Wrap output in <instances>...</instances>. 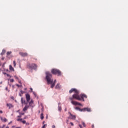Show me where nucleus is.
Wrapping results in <instances>:
<instances>
[{"label": "nucleus", "mask_w": 128, "mask_h": 128, "mask_svg": "<svg viewBox=\"0 0 128 128\" xmlns=\"http://www.w3.org/2000/svg\"><path fill=\"white\" fill-rule=\"evenodd\" d=\"M16 86H18V88H20V86L18 84H16Z\"/></svg>", "instance_id": "nucleus-31"}, {"label": "nucleus", "mask_w": 128, "mask_h": 128, "mask_svg": "<svg viewBox=\"0 0 128 128\" xmlns=\"http://www.w3.org/2000/svg\"><path fill=\"white\" fill-rule=\"evenodd\" d=\"M21 122H22V124H24L26 123V120H22V121H21Z\"/></svg>", "instance_id": "nucleus-24"}, {"label": "nucleus", "mask_w": 128, "mask_h": 128, "mask_svg": "<svg viewBox=\"0 0 128 128\" xmlns=\"http://www.w3.org/2000/svg\"><path fill=\"white\" fill-rule=\"evenodd\" d=\"M75 92V94H80V92L76 90V88H72L70 91L69 93L72 94V92Z\"/></svg>", "instance_id": "nucleus-5"}, {"label": "nucleus", "mask_w": 128, "mask_h": 128, "mask_svg": "<svg viewBox=\"0 0 128 128\" xmlns=\"http://www.w3.org/2000/svg\"><path fill=\"white\" fill-rule=\"evenodd\" d=\"M22 117V115H20L18 116V118H21Z\"/></svg>", "instance_id": "nucleus-37"}, {"label": "nucleus", "mask_w": 128, "mask_h": 128, "mask_svg": "<svg viewBox=\"0 0 128 128\" xmlns=\"http://www.w3.org/2000/svg\"><path fill=\"white\" fill-rule=\"evenodd\" d=\"M26 126H30V123H28V122H26Z\"/></svg>", "instance_id": "nucleus-32"}, {"label": "nucleus", "mask_w": 128, "mask_h": 128, "mask_svg": "<svg viewBox=\"0 0 128 128\" xmlns=\"http://www.w3.org/2000/svg\"><path fill=\"white\" fill-rule=\"evenodd\" d=\"M61 88H62V86L60 84H58L55 86V88L56 90H60Z\"/></svg>", "instance_id": "nucleus-10"}, {"label": "nucleus", "mask_w": 128, "mask_h": 128, "mask_svg": "<svg viewBox=\"0 0 128 128\" xmlns=\"http://www.w3.org/2000/svg\"><path fill=\"white\" fill-rule=\"evenodd\" d=\"M6 128H10V127H8V126H6Z\"/></svg>", "instance_id": "nucleus-47"}, {"label": "nucleus", "mask_w": 128, "mask_h": 128, "mask_svg": "<svg viewBox=\"0 0 128 128\" xmlns=\"http://www.w3.org/2000/svg\"><path fill=\"white\" fill-rule=\"evenodd\" d=\"M27 67L29 70H36L38 68V65L35 64H32L28 65Z\"/></svg>", "instance_id": "nucleus-4"}, {"label": "nucleus", "mask_w": 128, "mask_h": 128, "mask_svg": "<svg viewBox=\"0 0 128 128\" xmlns=\"http://www.w3.org/2000/svg\"><path fill=\"white\" fill-rule=\"evenodd\" d=\"M46 124H44L42 128H46Z\"/></svg>", "instance_id": "nucleus-25"}, {"label": "nucleus", "mask_w": 128, "mask_h": 128, "mask_svg": "<svg viewBox=\"0 0 128 128\" xmlns=\"http://www.w3.org/2000/svg\"><path fill=\"white\" fill-rule=\"evenodd\" d=\"M64 112H66V108L64 109Z\"/></svg>", "instance_id": "nucleus-45"}, {"label": "nucleus", "mask_w": 128, "mask_h": 128, "mask_svg": "<svg viewBox=\"0 0 128 128\" xmlns=\"http://www.w3.org/2000/svg\"><path fill=\"white\" fill-rule=\"evenodd\" d=\"M22 56H28V53L20 52L19 53Z\"/></svg>", "instance_id": "nucleus-9"}, {"label": "nucleus", "mask_w": 128, "mask_h": 128, "mask_svg": "<svg viewBox=\"0 0 128 128\" xmlns=\"http://www.w3.org/2000/svg\"><path fill=\"white\" fill-rule=\"evenodd\" d=\"M44 121L43 122H42V124H44Z\"/></svg>", "instance_id": "nucleus-44"}, {"label": "nucleus", "mask_w": 128, "mask_h": 128, "mask_svg": "<svg viewBox=\"0 0 128 128\" xmlns=\"http://www.w3.org/2000/svg\"><path fill=\"white\" fill-rule=\"evenodd\" d=\"M6 54V50H2V52H1V55L3 56V54Z\"/></svg>", "instance_id": "nucleus-17"}, {"label": "nucleus", "mask_w": 128, "mask_h": 128, "mask_svg": "<svg viewBox=\"0 0 128 128\" xmlns=\"http://www.w3.org/2000/svg\"><path fill=\"white\" fill-rule=\"evenodd\" d=\"M33 104H34V100H31L30 102H29V104L30 106H32Z\"/></svg>", "instance_id": "nucleus-18"}, {"label": "nucleus", "mask_w": 128, "mask_h": 128, "mask_svg": "<svg viewBox=\"0 0 128 128\" xmlns=\"http://www.w3.org/2000/svg\"><path fill=\"white\" fill-rule=\"evenodd\" d=\"M38 112H39V114H40V111H39Z\"/></svg>", "instance_id": "nucleus-49"}, {"label": "nucleus", "mask_w": 128, "mask_h": 128, "mask_svg": "<svg viewBox=\"0 0 128 128\" xmlns=\"http://www.w3.org/2000/svg\"><path fill=\"white\" fill-rule=\"evenodd\" d=\"M70 124H71V126H74V123H72V122H70Z\"/></svg>", "instance_id": "nucleus-33"}, {"label": "nucleus", "mask_w": 128, "mask_h": 128, "mask_svg": "<svg viewBox=\"0 0 128 128\" xmlns=\"http://www.w3.org/2000/svg\"><path fill=\"white\" fill-rule=\"evenodd\" d=\"M6 90L7 92H10V90H8V87H6Z\"/></svg>", "instance_id": "nucleus-28"}, {"label": "nucleus", "mask_w": 128, "mask_h": 128, "mask_svg": "<svg viewBox=\"0 0 128 128\" xmlns=\"http://www.w3.org/2000/svg\"><path fill=\"white\" fill-rule=\"evenodd\" d=\"M24 113H20V116H24Z\"/></svg>", "instance_id": "nucleus-35"}, {"label": "nucleus", "mask_w": 128, "mask_h": 128, "mask_svg": "<svg viewBox=\"0 0 128 128\" xmlns=\"http://www.w3.org/2000/svg\"><path fill=\"white\" fill-rule=\"evenodd\" d=\"M10 75L8 74H7V76H8Z\"/></svg>", "instance_id": "nucleus-48"}, {"label": "nucleus", "mask_w": 128, "mask_h": 128, "mask_svg": "<svg viewBox=\"0 0 128 128\" xmlns=\"http://www.w3.org/2000/svg\"><path fill=\"white\" fill-rule=\"evenodd\" d=\"M76 110H79V112H82V108L81 109L80 108H78V107H76L75 108Z\"/></svg>", "instance_id": "nucleus-16"}, {"label": "nucleus", "mask_w": 128, "mask_h": 128, "mask_svg": "<svg viewBox=\"0 0 128 128\" xmlns=\"http://www.w3.org/2000/svg\"><path fill=\"white\" fill-rule=\"evenodd\" d=\"M2 84V82H0V84Z\"/></svg>", "instance_id": "nucleus-43"}, {"label": "nucleus", "mask_w": 128, "mask_h": 128, "mask_svg": "<svg viewBox=\"0 0 128 128\" xmlns=\"http://www.w3.org/2000/svg\"><path fill=\"white\" fill-rule=\"evenodd\" d=\"M1 120H2V122H8V119L4 118H2V117L0 118Z\"/></svg>", "instance_id": "nucleus-13"}, {"label": "nucleus", "mask_w": 128, "mask_h": 128, "mask_svg": "<svg viewBox=\"0 0 128 128\" xmlns=\"http://www.w3.org/2000/svg\"><path fill=\"white\" fill-rule=\"evenodd\" d=\"M10 54H12V52H8L6 53V58H10Z\"/></svg>", "instance_id": "nucleus-12"}, {"label": "nucleus", "mask_w": 128, "mask_h": 128, "mask_svg": "<svg viewBox=\"0 0 128 128\" xmlns=\"http://www.w3.org/2000/svg\"><path fill=\"white\" fill-rule=\"evenodd\" d=\"M12 98H14V97H12Z\"/></svg>", "instance_id": "nucleus-51"}, {"label": "nucleus", "mask_w": 128, "mask_h": 128, "mask_svg": "<svg viewBox=\"0 0 128 128\" xmlns=\"http://www.w3.org/2000/svg\"><path fill=\"white\" fill-rule=\"evenodd\" d=\"M58 110H59V112L62 111V106H58Z\"/></svg>", "instance_id": "nucleus-21"}, {"label": "nucleus", "mask_w": 128, "mask_h": 128, "mask_svg": "<svg viewBox=\"0 0 128 128\" xmlns=\"http://www.w3.org/2000/svg\"><path fill=\"white\" fill-rule=\"evenodd\" d=\"M69 114H70V116H69V118H70V120H76V116L72 115V113L70 112H69Z\"/></svg>", "instance_id": "nucleus-7"}, {"label": "nucleus", "mask_w": 128, "mask_h": 128, "mask_svg": "<svg viewBox=\"0 0 128 128\" xmlns=\"http://www.w3.org/2000/svg\"><path fill=\"white\" fill-rule=\"evenodd\" d=\"M44 113H42L40 114V119L41 120H43L44 118Z\"/></svg>", "instance_id": "nucleus-19"}, {"label": "nucleus", "mask_w": 128, "mask_h": 128, "mask_svg": "<svg viewBox=\"0 0 128 128\" xmlns=\"http://www.w3.org/2000/svg\"><path fill=\"white\" fill-rule=\"evenodd\" d=\"M10 82H14V79H10Z\"/></svg>", "instance_id": "nucleus-26"}, {"label": "nucleus", "mask_w": 128, "mask_h": 128, "mask_svg": "<svg viewBox=\"0 0 128 128\" xmlns=\"http://www.w3.org/2000/svg\"><path fill=\"white\" fill-rule=\"evenodd\" d=\"M20 92H21L22 94H24V92L22 90H20Z\"/></svg>", "instance_id": "nucleus-30"}, {"label": "nucleus", "mask_w": 128, "mask_h": 128, "mask_svg": "<svg viewBox=\"0 0 128 128\" xmlns=\"http://www.w3.org/2000/svg\"><path fill=\"white\" fill-rule=\"evenodd\" d=\"M21 102L22 104H26V100L24 99V98H21Z\"/></svg>", "instance_id": "nucleus-11"}, {"label": "nucleus", "mask_w": 128, "mask_h": 128, "mask_svg": "<svg viewBox=\"0 0 128 128\" xmlns=\"http://www.w3.org/2000/svg\"><path fill=\"white\" fill-rule=\"evenodd\" d=\"M74 98L77 100H82V102H84V98H88V96L84 94H82L80 95H78V94H74L72 95V97L70 98V100L72 101L71 102L72 104L82 106V104L78 102L74 101Z\"/></svg>", "instance_id": "nucleus-1"}, {"label": "nucleus", "mask_w": 128, "mask_h": 128, "mask_svg": "<svg viewBox=\"0 0 128 128\" xmlns=\"http://www.w3.org/2000/svg\"><path fill=\"white\" fill-rule=\"evenodd\" d=\"M52 128H56V125H52Z\"/></svg>", "instance_id": "nucleus-34"}, {"label": "nucleus", "mask_w": 128, "mask_h": 128, "mask_svg": "<svg viewBox=\"0 0 128 128\" xmlns=\"http://www.w3.org/2000/svg\"><path fill=\"white\" fill-rule=\"evenodd\" d=\"M82 112H92V109L88 108H82Z\"/></svg>", "instance_id": "nucleus-6"}, {"label": "nucleus", "mask_w": 128, "mask_h": 128, "mask_svg": "<svg viewBox=\"0 0 128 128\" xmlns=\"http://www.w3.org/2000/svg\"><path fill=\"white\" fill-rule=\"evenodd\" d=\"M51 72L53 74H58V76H62V72L58 69H52Z\"/></svg>", "instance_id": "nucleus-3"}, {"label": "nucleus", "mask_w": 128, "mask_h": 128, "mask_svg": "<svg viewBox=\"0 0 128 128\" xmlns=\"http://www.w3.org/2000/svg\"><path fill=\"white\" fill-rule=\"evenodd\" d=\"M18 120V122H22V118H18V120Z\"/></svg>", "instance_id": "nucleus-22"}, {"label": "nucleus", "mask_w": 128, "mask_h": 128, "mask_svg": "<svg viewBox=\"0 0 128 128\" xmlns=\"http://www.w3.org/2000/svg\"><path fill=\"white\" fill-rule=\"evenodd\" d=\"M10 70H14V68H12V65L10 66Z\"/></svg>", "instance_id": "nucleus-20"}, {"label": "nucleus", "mask_w": 128, "mask_h": 128, "mask_svg": "<svg viewBox=\"0 0 128 128\" xmlns=\"http://www.w3.org/2000/svg\"><path fill=\"white\" fill-rule=\"evenodd\" d=\"M14 78H15L16 80H18V77L16 76H14Z\"/></svg>", "instance_id": "nucleus-29"}, {"label": "nucleus", "mask_w": 128, "mask_h": 128, "mask_svg": "<svg viewBox=\"0 0 128 128\" xmlns=\"http://www.w3.org/2000/svg\"><path fill=\"white\" fill-rule=\"evenodd\" d=\"M4 126H6V125L3 126L2 128H4Z\"/></svg>", "instance_id": "nucleus-46"}, {"label": "nucleus", "mask_w": 128, "mask_h": 128, "mask_svg": "<svg viewBox=\"0 0 128 128\" xmlns=\"http://www.w3.org/2000/svg\"><path fill=\"white\" fill-rule=\"evenodd\" d=\"M26 118H28V116H25V118H24V120H26Z\"/></svg>", "instance_id": "nucleus-39"}, {"label": "nucleus", "mask_w": 128, "mask_h": 128, "mask_svg": "<svg viewBox=\"0 0 128 128\" xmlns=\"http://www.w3.org/2000/svg\"><path fill=\"white\" fill-rule=\"evenodd\" d=\"M82 126H84L86 127V123H84V122H82Z\"/></svg>", "instance_id": "nucleus-27"}, {"label": "nucleus", "mask_w": 128, "mask_h": 128, "mask_svg": "<svg viewBox=\"0 0 128 128\" xmlns=\"http://www.w3.org/2000/svg\"><path fill=\"white\" fill-rule=\"evenodd\" d=\"M24 90H26V88H24Z\"/></svg>", "instance_id": "nucleus-50"}, {"label": "nucleus", "mask_w": 128, "mask_h": 128, "mask_svg": "<svg viewBox=\"0 0 128 128\" xmlns=\"http://www.w3.org/2000/svg\"><path fill=\"white\" fill-rule=\"evenodd\" d=\"M28 106H26L23 109L24 112H26V110H28Z\"/></svg>", "instance_id": "nucleus-15"}, {"label": "nucleus", "mask_w": 128, "mask_h": 128, "mask_svg": "<svg viewBox=\"0 0 128 128\" xmlns=\"http://www.w3.org/2000/svg\"><path fill=\"white\" fill-rule=\"evenodd\" d=\"M30 90L32 92V88H30Z\"/></svg>", "instance_id": "nucleus-42"}, {"label": "nucleus", "mask_w": 128, "mask_h": 128, "mask_svg": "<svg viewBox=\"0 0 128 128\" xmlns=\"http://www.w3.org/2000/svg\"><path fill=\"white\" fill-rule=\"evenodd\" d=\"M2 128H4V127H2Z\"/></svg>", "instance_id": "nucleus-52"}, {"label": "nucleus", "mask_w": 128, "mask_h": 128, "mask_svg": "<svg viewBox=\"0 0 128 128\" xmlns=\"http://www.w3.org/2000/svg\"><path fill=\"white\" fill-rule=\"evenodd\" d=\"M79 126H80V128H82V125H80V124H79Z\"/></svg>", "instance_id": "nucleus-38"}, {"label": "nucleus", "mask_w": 128, "mask_h": 128, "mask_svg": "<svg viewBox=\"0 0 128 128\" xmlns=\"http://www.w3.org/2000/svg\"><path fill=\"white\" fill-rule=\"evenodd\" d=\"M56 80H54L53 84H56Z\"/></svg>", "instance_id": "nucleus-36"}, {"label": "nucleus", "mask_w": 128, "mask_h": 128, "mask_svg": "<svg viewBox=\"0 0 128 128\" xmlns=\"http://www.w3.org/2000/svg\"><path fill=\"white\" fill-rule=\"evenodd\" d=\"M26 100L28 102L30 100V96L29 95V94H26Z\"/></svg>", "instance_id": "nucleus-8"}, {"label": "nucleus", "mask_w": 128, "mask_h": 128, "mask_svg": "<svg viewBox=\"0 0 128 128\" xmlns=\"http://www.w3.org/2000/svg\"><path fill=\"white\" fill-rule=\"evenodd\" d=\"M12 122H10L8 124H12Z\"/></svg>", "instance_id": "nucleus-41"}, {"label": "nucleus", "mask_w": 128, "mask_h": 128, "mask_svg": "<svg viewBox=\"0 0 128 128\" xmlns=\"http://www.w3.org/2000/svg\"><path fill=\"white\" fill-rule=\"evenodd\" d=\"M0 114H2V111L0 110Z\"/></svg>", "instance_id": "nucleus-40"}, {"label": "nucleus", "mask_w": 128, "mask_h": 128, "mask_svg": "<svg viewBox=\"0 0 128 128\" xmlns=\"http://www.w3.org/2000/svg\"><path fill=\"white\" fill-rule=\"evenodd\" d=\"M7 106L9 108H13L14 106L11 104H6Z\"/></svg>", "instance_id": "nucleus-14"}, {"label": "nucleus", "mask_w": 128, "mask_h": 128, "mask_svg": "<svg viewBox=\"0 0 128 128\" xmlns=\"http://www.w3.org/2000/svg\"><path fill=\"white\" fill-rule=\"evenodd\" d=\"M13 64L14 65V66H16V61L15 60H14L13 62Z\"/></svg>", "instance_id": "nucleus-23"}, {"label": "nucleus", "mask_w": 128, "mask_h": 128, "mask_svg": "<svg viewBox=\"0 0 128 128\" xmlns=\"http://www.w3.org/2000/svg\"><path fill=\"white\" fill-rule=\"evenodd\" d=\"M46 80H47L48 84H52L50 88H54L56 84L53 83L54 80L52 79V76L50 72H46Z\"/></svg>", "instance_id": "nucleus-2"}]
</instances>
